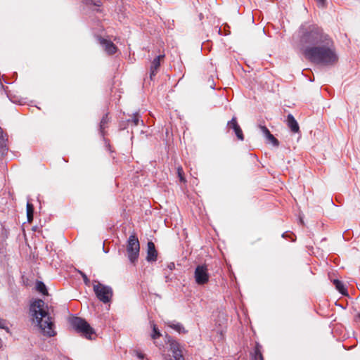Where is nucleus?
<instances>
[{"label":"nucleus","instance_id":"f257e3e1","mask_svg":"<svg viewBox=\"0 0 360 360\" xmlns=\"http://www.w3.org/2000/svg\"><path fill=\"white\" fill-rule=\"evenodd\" d=\"M30 311L33 323L44 335L52 337L56 335L49 308L42 300H34L30 305Z\"/></svg>","mask_w":360,"mask_h":360},{"label":"nucleus","instance_id":"f03ea898","mask_svg":"<svg viewBox=\"0 0 360 360\" xmlns=\"http://www.w3.org/2000/svg\"><path fill=\"white\" fill-rule=\"evenodd\" d=\"M304 56L310 62L324 66L334 65L338 60V56L331 39L318 46L307 49Z\"/></svg>","mask_w":360,"mask_h":360},{"label":"nucleus","instance_id":"7ed1b4c3","mask_svg":"<svg viewBox=\"0 0 360 360\" xmlns=\"http://www.w3.org/2000/svg\"><path fill=\"white\" fill-rule=\"evenodd\" d=\"M300 46L304 55L306 49L318 46L331 39L316 25H302L299 30Z\"/></svg>","mask_w":360,"mask_h":360},{"label":"nucleus","instance_id":"20e7f679","mask_svg":"<svg viewBox=\"0 0 360 360\" xmlns=\"http://www.w3.org/2000/svg\"><path fill=\"white\" fill-rule=\"evenodd\" d=\"M70 323L77 332L88 339H91L92 335L95 333L94 328L82 318L74 317L71 319Z\"/></svg>","mask_w":360,"mask_h":360},{"label":"nucleus","instance_id":"39448f33","mask_svg":"<svg viewBox=\"0 0 360 360\" xmlns=\"http://www.w3.org/2000/svg\"><path fill=\"white\" fill-rule=\"evenodd\" d=\"M94 291L96 297L103 303L108 304L111 302L113 296V291L111 287L105 285L101 283L94 285Z\"/></svg>","mask_w":360,"mask_h":360},{"label":"nucleus","instance_id":"423d86ee","mask_svg":"<svg viewBox=\"0 0 360 360\" xmlns=\"http://www.w3.org/2000/svg\"><path fill=\"white\" fill-rule=\"evenodd\" d=\"M140 245L138 238L135 234L129 236L127 240V252L128 258L131 263H134L139 255Z\"/></svg>","mask_w":360,"mask_h":360},{"label":"nucleus","instance_id":"0eeeda50","mask_svg":"<svg viewBox=\"0 0 360 360\" xmlns=\"http://www.w3.org/2000/svg\"><path fill=\"white\" fill-rule=\"evenodd\" d=\"M194 278L198 285H205L208 283L210 275L207 266L205 264L196 266L194 272Z\"/></svg>","mask_w":360,"mask_h":360},{"label":"nucleus","instance_id":"6e6552de","mask_svg":"<svg viewBox=\"0 0 360 360\" xmlns=\"http://www.w3.org/2000/svg\"><path fill=\"white\" fill-rule=\"evenodd\" d=\"M168 343L169 344L170 350L172 352L174 360L184 359L183 356L182 348L179 342L169 338Z\"/></svg>","mask_w":360,"mask_h":360},{"label":"nucleus","instance_id":"1a4fd4ad","mask_svg":"<svg viewBox=\"0 0 360 360\" xmlns=\"http://www.w3.org/2000/svg\"><path fill=\"white\" fill-rule=\"evenodd\" d=\"M99 42L108 55H112L117 52V48L111 41L100 38Z\"/></svg>","mask_w":360,"mask_h":360},{"label":"nucleus","instance_id":"9d476101","mask_svg":"<svg viewBox=\"0 0 360 360\" xmlns=\"http://www.w3.org/2000/svg\"><path fill=\"white\" fill-rule=\"evenodd\" d=\"M228 127L233 129L236 136L238 139L240 141H243L244 139V136L242 131V129H240V126L238 125L237 122V120L236 117H233L231 121H229L227 124Z\"/></svg>","mask_w":360,"mask_h":360},{"label":"nucleus","instance_id":"9b49d317","mask_svg":"<svg viewBox=\"0 0 360 360\" xmlns=\"http://www.w3.org/2000/svg\"><path fill=\"white\" fill-rule=\"evenodd\" d=\"M165 55H160L152 61L150 67V79L152 80L153 77L156 75L158 70L160 67V60H162Z\"/></svg>","mask_w":360,"mask_h":360},{"label":"nucleus","instance_id":"f8f14e48","mask_svg":"<svg viewBox=\"0 0 360 360\" xmlns=\"http://www.w3.org/2000/svg\"><path fill=\"white\" fill-rule=\"evenodd\" d=\"M148 251L146 259L148 262H154L157 260L158 252L155 250L154 243L152 241L148 242Z\"/></svg>","mask_w":360,"mask_h":360},{"label":"nucleus","instance_id":"ddd939ff","mask_svg":"<svg viewBox=\"0 0 360 360\" xmlns=\"http://www.w3.org/2000/svg\"><path fill=\"white\" fill-rule=\"evenodd\" d=\"M288 126L290 129V130L293 133H297L300 131V127L297 122L295 120V117L289 114L287 117Z\"/></svg>","mask_w":360,"mask_h":360},{"label":"nucleus","instance_id":"4468645a","mask_svg":"<svg viewBox=\"0 0 360 360\" xmlns=\"http://www.w3.org/2000/svg\"><path fill=\"white\" fill-rule=\"evenodd\" d=\"M8 135L4 134L2 129L0 127V148L2 153L8 150L7 148Z\"/></svg>","mask_w":360,"mask_h":360},{"label":"nucleus","instance_id":"2eb2a0df","mask_svg":"<svg viewBox=\"0 0 360 360\" xmlns=\"http://www.w3.org/2000/svg\"><path fill=\"white\" fill-rule=\"evenodd\" d=\"M167 326L179 333H185L186 330L180 323L169 322Z\"/></svg>","mask_w":360,"mask_h":360},{"label":"nucleus","instance_id":"dca6fc26","mask_svg":"<svg viewBox=\"0 0 360 360\" xmlns=\"http://www.w3.org/2000/svg\"><path fill=\"white\" fill-rule=\"evenodd\" d=\"M34 206L30 202L27 203V221L31 223L33 220Z\"/></svg>","mask_w":360,"mask_h":360},{"label":"nucleus","instance_id":"f3484780","mask_svg":"<svg viewBox=\"0 0 360 360\" xmlns=\"http://www.w3.org/2000/svg\"><path fill=\"white\" fill-rule=\"evenodd\" d=\"M333 283L336 288V289L340 292L342 293V295H346L347 294V290L345 289L343 283L338 280V279H335L333 281Z\"/></svg>","mask_w":360,"mask_h":360},{"label":"nucleus","instance_id":"a211bd4d","mask_svg":"<svg viewBox=\"0 0 360 360\" xmlns=\"http://www.w3.org/2000/svg\"><path fill=\"white\" fill-rule=\"evenodd\" d=\"M36 288L37 290L43 295H46L48 293L46 285L41 281L37 283Z\"/></svg>","mask_w":360,"mask_h":360},{"label":"nucleus","instance_id":"6ab92c4d","mask_svg":"<svg viewBox=\"0 0 360 360\" xmlns=\"http://www.w3.org/2000/svg\"><path fill=\"white\" fill-rule=\"evenodd\" d=\"M152 326H153V333L151 335V338L153 339H157V338H160L161 336V333H160L159 330L156 327V325L153 323Z\"/></svg>","mask_w":360,"mask_h":360},{"label":"nucleus","instance_id":"aec40b11","mask_svg":"<svg viewBox=\"0 0 360 360\" xmlns=\"http://www.w3.org/2000/svg\"><path fill=\"white\" fill-rule=\"evenodd\" d=\"M252 360H264L263 356L258 347H256Z\"/></svg>","mask_w":360,"mask_h":360},{"label":"nucleus","instance_id":"412c9836","mask_svg":"<svg viewBox=\"0 0 360 360\" xmlns=\"http://www.w3.org/2000/svg\"><path fill=\"white\" fill-rule=\"evenodd\" d=\"M177 174H178L180 181H181L183 183H185L186 181V179L184 176V170L181 166L177 167Z\"/></svg>","mask_w":360,"mask_h":360},{"label":"nucleus","instance_id":"4be33fe9","mask_svg":"<svg viewBox=\"0 0 360 360\" xmlns=\"http://www.w3.org/2000/svg\"><path fill=\"white\" fill-rule=\"evenodd\" d=\"M108 115H105L104 117H103L101 121V123H100V128H101V130L103 131L105 127V125L108 124Z\"/></svg>","mask_w":360,"mask_h":360},{"label":"nucleus","instance_id":"5701e85b","mask_svg":"<svg viewBox=\"0 0 360 360\" xmlns=\"http://www.w3.org/2000/svg\"><path fill=\"white\" fill-rule=\"evenodd\" d=\"M266 139L274 146H278L279 143L278 141L271 134H270Z\"/></svg>","mask_w":360,"mask_h":360},{"label":"nucleus","instance_id":"b1692460","mask_svg":"<svg viewBox=\"0 0 360 360\" xmlns=\"http://www.w3.org/2000/svg\"><path fill=\"white\" fill-rule=\"evenodd\" d=\"M129 122H131L134 125L137 126L139 124V115L136 114L133 116L131 120H129Z\"/></svg>","mask_w":360,"mask_h":360},{"label":"nucleus","instance_id":"393cba45","mask_svg":"<svg viewBox=\"0 0 360 360\" xmlns=\"http://www.w3.org/2000/svg\"><path fill=\"white\" fill-rule=\"evenodd\" d=\"M259 128L264 134V136L266 138L271 133L269 130L264 126H259Z\"/></svg>","mask_w":360,"mask_h":360},{"label":"nucleus","instance_id":"a878e982","mask_svg":"<svg viewBox=\"0 0 360 360\" xmlns=\"http://www.w3.org/2000/svg\"><path fill=\"white\" fill-rule=\"evenodd\" d=\"M85 1L87 4L94 5L96 6H99L100 4H101V1L99 0H85Z\"/></svg>","mask_w":360,"mask_h":360},{"label":"nucleus","instance_id":"bb28decb","mask_svg":"<svg viewBox=\"0 0 360 360\" xmlns=\"http://www.w3.org/2000/svg\"><path fill=\"white\" fill-rule=\"evenodd\" d=\"M80 274L82 275V278H83V280H84V282L86 285H89V279L87 278L86 275L85 274H84L83 272L82 271H79Z\"/></svg>","mask_w":360,"mask_h":360},{"label":"nucleus","instance_id":"cd10ccee","mask_svg":"<svg viewBox=\"0 0 360 360\" xmlns=\"http://www.w3.org/2000/svg\"><path fill=\"white\" fill-rule=\"evenodd\" d=\"M136 356L139 359H140L141 360L144 359V358H145L144 354L139 352H136Z\"/></svg>","mask_w":360,"mask_h":360},{"label":"nucleus","instance_id":"c85d7f7f","mask_svg":"<svg viewBox=\"0 0 360 360\" xmlns=\"http://www.w3.org/2000/svg\"><path fill=\"white\" fill-rule=\"evenodd\" d=\"M316 1L318 2L320 6L323 7L325 5L326 0H316Z\"/></svg>","mask_w":360,"mask_h":360},{"label":"nucleus","instance_id":"c756f323","mask_svg":"<svg viewBox=\"0 0 360 360\" xmlns=\"http://www.w3.org/2000/svg\"><path fill=\"white\" fill-rule=\"evenodd\" d=\"M6 328V322L2 320V319H0V328Z\"/></svg>","mask_w":360,"mask_h":360},{"label":"nucleus","instance_id":"7c9ffc66","mask_svg":"<svg viewBox=\"0 0 360 360\" xmlns=\"http://www.w3.org/2000/svg\"><path fill=\"white\" fill-rule=\"evenodd\" d=\"M174 266V264L173 263H172V264H170L169 265V269H172V268H173Z\"/></svg>","mask_w":360,"mask_h":360}]
</instances>
